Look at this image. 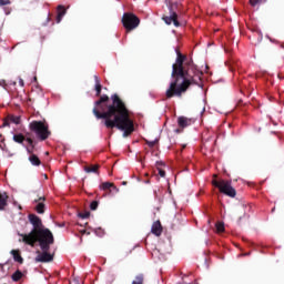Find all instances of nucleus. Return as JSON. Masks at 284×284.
I'll list each match as a JSON object with an SVG mask.
<instances>
[{"mask_svg": "<svg viewBox=\"0 0 284 284\" xmlns=\"http://www.w3.org/2000/svg\"><path fill=\"white\" fill-rule=\"evenodd\" d=\"M266 2H267V0H250L252 8H256V6H261Z\"/></svg>", "mask_w": 284, "mask_h": 284, "instance_id": "24", "label": "nucleus"}, {"mask_svg": "<svg viewBox=\"0 0 284 284\" xmlns=\"http://www.w3.org/2000/svg\"><path fill=\"white\" fill-rule=\"evenodd\" d=\"M178 125L179 128H181V130H184V128H189V125H192V119L185 118V116H179Z\"/></svg>", "mask_w": 284, "mask_h": 284, "instance_id": "11", "label": "nucleus"}, {"mask_svg": "<svg viewBox=\"0 0 284 284\" xmlns=\"http://www.w3.org/2000/svg\"><path fill=\"white\" fill-rule=\"evenodd\" d=\"M81 234H88V235H90V232H88V231H85V230H82V231H81Z\"/></svg>", "mask_w": 284, "mask_h": 284, "instance_id": "36", "label": "nucleus"}, {"mask_svg": "<svg viewBox=\"0 0 284 284\" xmlns=\"http://www.w3.org/2000/svg\"><path fill=\"white\" fill-rule=\"evenodd\" d=\"M13 141L14 143H19L20 145H26L23 142L28 141V139H26V135H23L22 133H19L13 135Z\"/></svg>", "mask_w": 284, "mask_h": 284, "instance_id": "17", "label": "nucleus"}, {"mask_svg": "<svg viewBox=\"0 0 284 284\" xmlns=\"http://www.w3.org/2000/svg\"><path fill=\"white\" fill-rule=\"evenodd\" d=\"M281 48H284V44H282Z\"/></svg>", "mask_w": 284, "mask_h": 284, "instance_id": "40", "label": "nucleus"}, {"mask_svg": "<svg viewBox=\"0 0 284 284\" xmlns=\"http://www.w3.org/2000/svg\"><path fill=\"white\" fill-rule=\"evenodd\" d=\"M29 161L33 165H37V166L41 165V160L39 159V156H37V154H31L29 156Z\"/></svg>", "mask_w": 284, "mask_h": 284, "instance_id": "19", "label": "nucleus"}, {"mask_svg": "<svg viewBox=\"0 0 284 284\" xmlns=\"http://www.w3.org/2000/svg\"><path fill=\"white\" fill-rule=\"evenodd\" d=\"M50 250H42V253H39L36 257L37 263H50L53 261L54 256L49 253Z\"/></svg>", "mask_w": 284, "mask_h": 284, "instance_id": "9", "label": "nucleus"}, {"mask_svg": "<svg viewBox=\"0 0 284 284\" xmlns=\"http://www.w3.org/2000/svg\"><path fill=\"white\" fill-rule=\"evenodd\" d=\"M159 170V175L163 179L165 178V171L163 169H158Z\"/></svg>", "mask_w": 284, "mask_h": 284, "instance_id": "32", "label": "nucleus"}, {"mask_svg": "<svg viewBox=\"0 0 284 284\" xmlns=\"http://www.w3.org/2000/svg\"><path fill=\"white\" fill-rule=\"evenodd\" d=\"M132 284H145V275L143 273H139L138 275H135Z\"/></svg>", "mask_w": 284, "mask_h": 284, "instance_id": "18", "label": "nucleus"}, {"mask_svg": "<svg viewBox=\"0 0 284 284\" xmlns=\"http://www.w3.org/2000/svg\"><path fill=\"white\" fill-rule=\"evenodd\" d=\"M36 212L38 214H45V204L43 202H38L36 205Z\"/></svg>", "mask_w": 284, "mask_h": 284, "instance_id": "20", "label": "nucleus"}, {"mask_svg": "<svg viewBox=\"0 0 284 284\" xmlns=\"http://www.w3.org/2000/svg\"><path fill=\"white\" fill-rule=\"evenodd\" d=\"M179 8V2H170L169 3V11L170 16H163L162 20L166 26H175V28H181V22H179V13H176V9Z\"/></svg>", "mask_w": 284, "mask_h": 284, "instance_id": "6", "label": "nucleus"}, {"mask_svg": "<svg viewBox=\"0 0 284 284\" xmlns=\"http://www.w3.org/2000/svg\"><path fill=\"white\" fill-rule=\"evenodd\" d=\"M101 84H95V97H100L98 101L94 102V108L92 110L97 119H104V125L109 130L116 128L123 132L124 139L130 136L134 132V120L130 118V110L125 105V102L114 93L110 97L106 94L101 95L102 90Z\"/></svg>", "mask_w": 284, "mask_h": 284, "instance_id": "1", "label": "nucleus"}, {"mask_svg": "<svg viewBox=\"0 0 284 284\" xmlns=\"http://www.w3.org/2000/svg\"><path fill=\"white\" fill-rule=\"evenodd\" d=\"M151 232L154 236H161V234H163V225H161V221L158 220L152 224Z\"/></svg>", "mask_w": 284, "mask_h": 284, "instance_id": "10", "label": "nucleus"}, {"mask_svg": "<svg viewBox=\"0 0 284 284\" xmlns=\"http://www.w3.org/2000/svg\"><path fill=\"white\" fill-rule=\"evenodd\" d=\"M12 281H14V283H18V281H21V278H23V273H21V271H16L12 276H11Z\"/></svg>", "mask_w": 284, "mask_h": 284, "instance_id": "21", "label": "nucleus"}, {"mask_svg": "<svg viewBox=\"0 0 284 284\" xmlns=\"http://www.w3.org/2000/svg\"><path fill=\"white\" fill-rule=\"evenodd\" d=\"M11 254L16 263H20V265H23V257L21 256V252H19V250H11Z\"/></svg>", "mask_w": 284, "mask_h": 284, "instance_id": "15", "label": "nucleus"}, {"mask_svg": "<svg viewBox=\"0 0 284 284\" xmlns=\"http://www.w3.org/2000/svg\"><path fill=\"white\" fill-rule=\"evenodd\" d=\"M95 85H101V80H99V75H94Z\"/></svg>", "mask_w": 284, "mask_h": 284, "instance_id": "33", "label": "nucleus"}, {"mask_svg": "<svg viewBox=\"0 0 284 284\" xmlns=\"http://www.w3.org/2000/svg\"><path fill=\"white\" fill-rule=\"evenodd\" d=\"M19 85L21 88H26V82L23 81V79L19 78Z\"/></svg>", "mask_w": 284, "mask_h": 284, "instance_id": "34", "label": "nucleus"}, {"mask_svg": "<svg viewBox=\"0 0 284 284\" xmlns=\"http://www.w3.org/2000/svg\"><path fill=\"white\" fill-rule=\"evenodd\" d=\"M0 6H10V0H0Z\"/></svg>", "mask_w": 284, "mask_h": 284, "instance_id": "30", "label": "nucleus"}, {"mask_svg": "<svg viewBox=\"0 0 284 284\" xmlns=\"http://www.w3.org/2000/svg\"><path fill=\"white\" fill-rule=\"evenodd\" d=\"M175 132H176V134H181V132H183V130L182 129H176Z\"/></svg>", "mask_w": 284, "mask_h": 284, "instance_id": "35", "label": "nucleus"}, {"mask_svg": "<svg viewBox=\"0 0 284 284\" xmlns=\"http://www.w3.org/2000/svg\"><path fill=\"white\" fill-rule=\"evenodd\" d=\"M101 168V165L95 164V165H90V166H84V172H87V174L93 173V174H99V169Z\"/></svg>", "mask_w": 284, "mask_h": 284, "instance_id": "16", "label": "nucleus"}, {"mask_svg": "<svg viewBox=\"0 0 284 284\" xmlns=\"http://www.w3.org/2000/svg\"><path fill=\"white\" fill-rule=\"evenodd\" d=\"M29 129L31 130V132H33L37 135V138L40 141H47V139H50V136L52 135L50 125H48V122H45V120L43 121L34 120L30 122Z\"/></svg>", "mask_w": 284, "mask_h": 284, "instance_id": "4", "label": "nucleus"}, {"mask_svg": "<svg viewBox=\"0 0 284 284\" xmlns=\"http://www.w3.org/2000/svg\"><path fill=\"white\" fill-rule=\"evenodd\" d=\"M122 185H128V182L126 181L122 182Z\"/></svg>", "mask_w": 284, "mask_h": 284, "instance_id": "38", "label": "nucleus"}, {"mask_svg": "<svg viewBox=\"0 0 284 284\" xmlns=\"http://www.w3.org/2000/svg\"><path fill=\"white\" fill-rule=\"evenodd\" d=\"M8 207V194L0 193V211L6 210Z\"/></svg>", "mask_w": 284, "mask_h": 284, "instance_id": "14", "label": "nucleus"}, {"mask_svg": "<svg viewBox=\"0 0 284 284\" xmlns=\"http://www.w3.org/2000/svg\"><path fill=\"white\" fill-rule=\"evenodd\" d=\"M45 201V196H40L39 199L34 200V203H43Z\"/></svg>", "mask_w": 284, "mask_h": 284, "instance_id": "31", "label": "nucleus"}, {"mask_svg": "<svg viewBox=\"0 0 284 284\" xmlns=\"http://www.w3.org/2000/svg\"><path fill=\"white\" fill-rule=\"evenodd\" d=\"M26 245H31L34 247L37 243H39L41 250H50V245H54V235L50 229H42L38 231L36 234L22 240Z\"/></svg>", "mask_w": 284, "mask_h": 284, "instance_id": "3", "label": "nucleus"}, {"mask_svg": "<svg viewBox=\"0 0 284 284\" xmlns=\"http://www.w3.org/2000/svg\"><path fill=\"white\" fill-rule=\"evenodd\" d=\"M10 123H12V122L10 121V118L8 116L7 119L3 120L2 128H10Z\"/></svg>", "mask_w": 284, "mask_h": 284, "instance_id": "27", "label": "nucleus"}, {"mask_svg": "<svg viewBox=\"0 0 284 284\" xmlns=\"http://www.w3.org/2000/svg\"><path fill=\"white\" fill-rule=\"evenodd\" d=\"M29 223L32 225V230L29 234H20V236L23 239H29L30 236H33L37 234V232H41V230H44L45 226L43 225V221H41V217H39L36 214H29L28 215Z\"/></svg>", "mask_w": 284, "mask_h": 284, "instance_id": "8", "label": "nucleus"}, {"mask_svg": "<svg viewBox=\"0 0 284 284\" xmlns=\"http://www.w3.org/2000/svg\"><path fill=\"white\" fill-rule=\"evenodd\" d=\"M145 143H146V145H149L150 148H154V145H156V143H159V141H158V140H154V141L145 140Z\"/></svg>", "mask_w": 284, "mask_h": 284, "instance_id": "28", "label": "nucleus"}, {"mask_svg": "<svg viewBox=\"0 0 284 284\" xmlns=\"http://www.w3.org/2000/svg\"><path fill=\"white\" fill-rule=\"evenodd\" d=\"M215 230L217 234H223V232H225V224L223 222H217L215 224Z\"/></svg>", "mask_w": 284, "mask_h": 284, "instance_id": "23", "label": "nucleus"}, {"mask_svg": "<svg viewBox=\"0 0 284 284\" xmlns=\"http://www.w3.org/2000/svg\"><path fill=\"white\" fill-rule=\"evenodd\" d=\"M175 52L176 59L171 72L172 81L165 91L166 99H174V97L181 99L190 90L191 85H199L203 77V71L194 65L192 59L181 53L179 49H175Z\"/></svg>", "mask_w": 284, "mask_h": 284, "instance_id": "2", "label": "nucleus"}, {"mask_svg": "<svg viewBox=\"0 0 284 284\" xmlns=\"http://www.w3.org/2000/svg\"><path fill=\"white\" fill-rule=\"evenodd\" d=\"M27 143L29 145L24 144L23 148H26L28 154H34V146H36L34 140H32V138H27Z\"/></svg>", "mask_w": 284, "mask_h": 284, "instance_id": "12", "label": "nucleus"}, {"mask_svg": "<svg viewBox=\"0 0 284 284\" xmlns=\"http://www.w3.org/2000/svg\"><path fill=\"white\" fill-rule=\"evenodd\" d=\"M0 150H3V145L0 144Z\"/></svg>", "mask_w": 284, "mask_h": 284, "instance_id": "39", "label": "nucleus"}, {"mask_svg": "<svg viewBox=\"0 0 284 284\" xmlns=\"http://www.w3.org/2000/svg\"><path fill=\"white\" fill-rule=\"evenodd\" d=\"M68 10L63 6H58V16H57V23H61L63 17H65V13Z\"/></svg>", "mask_w": 284, "mask_h": 284, "instance_id": "13", "label": "nucleus"}, {"mask_svg": "<svg viewBox=\"0 0 284 284\" xmlns=\"http://www.w3.org/2000/svg\"><path fill=\"white\" fill-rule=\"evenodd\" d=\"M9 121H11V123H14L16 125H19V123H21V118L17 115H9Z\"/></svg>", "mask_w": 284, "mask_h": 284, "instance_id": "25", "label": "nucleus"}, {"mask_svg": "<svg viewBox=\"0 0 284 284\" xmlns=\"http://www.w3.org/2000/svg\"><path fill=\"white\" fill-rule=\"evenodd\" d=\"M102 190H110V187H113V190H116L119 192V189L114 185V183L111 182H104L101 184Z\"/></svg>", "mask_w": 284, "mask_h": 284, "instance_id": "22", "label": "nucleus"}, {"mask_svg": "<svg viewBox=\"0 0 284 284\" xmlns=\"http://www.w3.org/2000/svg\"><path fill=\"white\" fill-rule=\"evenodd\" d=\"M99 207V202L98 201H93L90 204V210L94 211Z\"/></svg>", "mask_w": 284, "mask_h": 284, "instance_id": "29", "label": "nucleus"}, {"mask_svg": "<svg viewBox=\"0 0 284 284\" xmlns=\"http://www.w3.org/2000/svg\"><path fill=\"white\" fill-rule=\"evenodd\" d=\"M59 227H65V223L58 224Z\"/></svg>", "mask_w": 284, "mask_h": 284, "instance_id": "37", "label": "nucleus"}, {"mask_svg": "<svg viewBox=\"0 0 284 284\" xmlns=\"http://www.w3.org/2000/svg\"><path fill=\"white\" fill-rule=\"evenodd\" d=\"M212 185L217 187L221 194H225V196H230V199L236 196V189L232 186V181L213 179Z\"/></svg>", "mask_w": 284, "mask_h": 284, "instance_id": "5", "label": "nucleus"}, {"mask_svg": "<svg viewBox=\"0 0 284 284\" xmlns=\"http://www.w3.org/2000/svg\"><path fill=\"white\" fill-rule=\"evenodd\" d=\"M141 24V19L136 17V14L132 12H125L122 17V26L125 28L126 32H132V30H136Z\"/></svg>", "mask_w": 284, "mask_h": 284, "instance_id": "7", "label": "nucleus"}, {"mask_svg": "<svg viewBox=\"0 0 284 284\" xmlns=\"http://www.w3.org/2000/svg\"><path fill=\"white\" fill-rule=\"evenodd\" d=\"M78 216H79L80 219H90V211H85L84 213H83V212H80V213L78 214Z\"/></svg>", "mask_w": 284, "mask_h": 284, "instance_id": "26", "label": "nucleus"}]
</instances>
